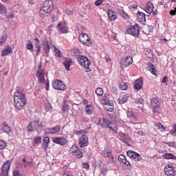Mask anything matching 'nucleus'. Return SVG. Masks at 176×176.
Here are the masks:
<instances>
[{
	"instance_id": "56",
	"label": "nucleus",
	"mask_w": 176,
	"mask_h": 176,
	"mask_svg": "<svg viewBox=\"0 0 176 176\" xmlns=\"http://www.w3.org/2000/svg\"><path fill=\"white\" fill-rule=\"evenodd\" d=\"M73 56H77V57L80 56V50L79 49L75 50L73 52Z\"/></svg>"
},
{
	"instance_id": "2",
	"label": "nucleus",
	"mask_w": 176,
	"mask_h": 176,
	"mask_svg": "<svg viewBox=\"0 0 176 176\" xmlns=\"http://www.w3.org/2000/svg\"><path fill=\"white\" fill-rule=\"evenodd\" d=\"M54 9V4L52 0H46L43 2L39 14L41 17H47Z\"/></svg>"
},
{
	"instance_id": "38",
	"label": "nucleus",
	"mask_w": 176,
	"mask_h": 176,
	"mask_svg": "<svg viewBox=\"0 0 176 176\" xmlns=\"http://www.w3.org/2000/svg\"><path fill=\"white\" fill-rule=\"evenodd\" d=\"M126 113L128 118H134L135 120H137V116L134 115V112H133V110L131 109L127 110Z\"/></svg>"
},
{
	"instance_id": "1",
	"label": "nucleus",
	"mask_w": 176,
	"mask_h": 176,
	"mask_svg": "<svg viewBox=\"0 0 176 176\" xmlns=\"http://www.w3.org/2000/svg\"><path fill=\"white\" fill-rule=\"evenodd\" d=\"M16 90L14 93V107L16 111H23L27 105V98L25 94L21 92V87H16Z\"/></svg>"
},
{
	"instance_id": "61",
	"label": "nucleus",
	"mask_w": 176,
	"mask_h": 176,
	"mask_svg": "<svg viewBox=\"0 0 176 176\" xmlns=\"http://www.w3.org/2000/svg\"><path fill=\"white\" fill-rule=\"evenodd\" d=\"M41 147L43 148V149H44V151H47V148H49V144L43 143Z\"/></svg>"
},
{
	"instance_id": "52",
	"label": "nucleus",
	"mask_w": 176,
	"mask_h": 176,
	"mask_svg": "<svg viewBox=\"0 0 176 176\" xmlns=\"http://www.w3.org/2000/svg\"><path fill=\"white\" fill-rule=\"evenodd\" d=\"M45 111L47 112H50V111H52L53 109V108L52 107V104L50 103H47L46 105H45Z\"/></svg>"
},
{
	"instance_id": "43",
	"label": "nucleus",
	"mask_w": 176,
	"mask_h": 176,
	"mask_svg": "<svg viewBox=\"0 0 176 176\" xmlns=\"http://www.w3.org/2000/svg\"><path fill=\"white\" fill-rule=\"evenodd\" d=\"M54 50V55L56 57H60L61 56V51H60L56 46H53Z\"/></svg>"
},
{
	"instance_id": "44",
	"label": "nucleus",
	"mask_w": 176,
	"mask_h": 176,
	"mask_svg": "<svg viewBox=\"0 0 176 176\" xmlns=\"http://www.w3.org/2000/svg\"><path fill=\"white\" fill-rule=\"evenodd\" d=\"M129 86L127 85V82H121L120 84V89L121 90H127Z\"/></svg>"
},
{
	"instance_id": "16",
	"label": "nucleus",
	"mask_w": 176,
	"mask_h": 176,
	"mask_svg": "<svg viewBox=\"0 0 176 176\" xmlns=\"http://www.w3.org/2000/svg\"><path fill=\"white\" fill-rule=\"evenodd\" d=\"M142 85H144V78L140 77L134 82L135 90H141V89H142Z\"/></svg>"
},
{
	"instance_id": "55",
	"label": "nucleus",
	"mask_w": 176,
	"mask_h": 176,
	"mask_svg": "<svg viewBox=\"0 0 176 176\" xmlns=\"http://www.w3.org/2000/svg\"><path fill=\"white\" fill-rule=\"evenodd\" d=\"M0 10L1 13H6L8 12V10H6V8L5 6L0 3Z\"/></svg>"
},
{
	"instance_id": "21",
	"label": "nucleus",
	"mask_w": 176,
	"mask_h": 176,
	"mask_svg": "<svg viewBox=\"0 0 176 176\" xmlns=\"http://www.w3.org/2000/svg\"><path fill=\"white\" fill-rule=\"evenodd\" d=\"M58 30L61 34H68V27L65 25V23H58Z\"/></svg>"
},
{
	"instance_id": "13",
	"label": "nucleus",
	"mask_w": 176,
	"mask_h": 176,
	"mask_svg": "<svg viewBox=\"0 0 176 176\" xmlns=\"http://www.w3.org/2000/svg\"><path fill=\"white\" fill-rule=\"evenodd\" d=\"M36 76L38 78V82L41 85L44 83L46 80L45 79V70L43 69H38L36 73Z\"/></svg>"
},
{
	"instance_id": "64",
	"label": "nucleus",
	"mask_w": 176,
	"mask_h": 176,
	"mask_svg": "<svg viewBox=\"0 0 176 176\" xmlns=\"http://www.w3.org/2000/svg\"><path fill=\"white\" fill-rule=\"evenodd\" d=\"M82 167L83 168H89V167H90V165H89V163L87 162H85L83 164H82Z\"/></svg>"
},
{
	"instance_id": "57",
	"label": "nucleus",
	"mask_w": 176,
	"mask_h": 176,
	"mask_svg": "<svg viewBox=\"0 0 176 176\" xmlns=\"http://www.w3.org/2000/svg\"><path fill=\"white\" fill-rule=\"evenodd\" d=\"M87 133L89 132L86 130H81V131H77L76 132V135H79V134H87Z\"/></svg>"
},
{
	"instance_id": "3",
	"label": "nucleus",
	"mask_w": 176,
	"mask_h": 176,
	"mask_svg": "<svg viewBox=\"0 0 176 176\" xmlns=\"http://www.w3.org/2000/svg\"><path fill=\"white\" fill-rule=\"evenodd\" d=\"M98 124L102 127L109 129L111 131L118 134V126L114 124H112L109 120H107L105 118H100L98 121Z\"/></svg>"
},
{
	"instance_id": "53",
	"label": "nucleus",
	"mask_w": 176,
	"mask_h": 176,
	"mask_svg": "<svg viewBox=\"0 0 176 176\" xmlns=\"http://www.w3.org/2000/svg\"><path fill=\"white\" fill-rule=\"evenodd\" d=\"M27 130L29 132H32L35 129L33 126L32 122H30V124L27 126Z\"/></svg>"
},
{
	"instance_id": "7",
	"label": "nucleus",
	"mask_w": 176,
	"mask_h": 176,
	"mask_svg": "<svg viewBox=\"0 0 176 176\" xmlns=\"http://www.w3.org/2000/svg\"><path fill=\"white\" fill-rule=\"evenodd\" d=\"M140 26L138 24L131 26L126 28V32L129 34V35H132L135 38H137L140 35Z\"/></svg>"
},
{
	"instance_id": "40",
	"label": "nucleus",
	"mask_w": 176,
	"mask_h": 176,
	"mask_svg": "<svg viewBox=\"0 0 176 176\" xmlns=\"http://www.w3.org/2000/svg\"><path fill=\"white\" fill-rule=\"evenodd\" d=\"M163 157L164 159H175V155H174L173 153H166L164 154Z\"/></svg>"
},
{
	"instance_id": "37",
	"label": "nucleus",
	"mask_w": 176,
	"mask_h": 176,
	"mask_svg": "<svg viewBox=\"0 0 176 176\" xmlns=\"http://www.w3.org/2000/svg\"><path fill=\"white\" fill-rule=\"evenodd\" d=\"M144 53L148 58H153V52L152 50L146 49Z\"/></svg>"
},
{
	"instance_id": "33",
	"label": "nucleus",
	"mask_w": 176,
	"mask_h": 176,
	"mask_svg": "<svg viewBox=\"0 0 176 176\" xmlns=\"http://www.w3.org/2000/svg\"><path fill=\"white\" fill-rule=\"evenodd\" d=\"M23 167L27 168V167H31L32 166L34 165V161L30 160V161H27V160H25V157H24L23 159Z\"/></svg>"
},
{
	"instance_id": "4",
	"label": "nucleus",
	"mask_w": 176,
	"mask_h": 176,
	"mask_svg": "<svg viewBox=\"0 0 176 176\" xmlns=\"http://www.w3.org/2000/svg\"><path fill=\"white\" fill-rule=\"evenodd\" d=\"M77 60L78 64L81 67H82L85 70V72H90L91 69H90V65H91V61L89 60L87 57L85 56L81 55L77 57Z\"/></svg>"
},
{
	"instance_id": "22",
	"label": "nucleus",
	"mask_w": 176,
	"mask_h": 176,
	"mask_svg": "<svg viewBox=\"0 0 176 176\" xmlns=\"http://www.w3.org/2000/svg\"><path fill=\"white\" fill-rule=\"evenodd\" d=\"M118 161L121 164H124V166H126L127 167H129V166H130V162H129L127 160V159L126 158V156H124V155H123V154H120L118 156Z\"/></svg>"
},
{
	"instance_id": "18",
	"label": "nucleus",
	"mask_w": 176,
	"mask_h": 176,
	"mask_svg": "<svg viewBox=\"0 0 176 176\" xmlns=\"http://www.w3.org/2000/svg\"><path fill=\"white\" fill-rule=\"evenodd\" d=\"M103 156L105 157V159H108L109 164H112L115 162V160H113V155L112 154L111 151H104Z\"/></svg>"
},
{
	"instance_id": "6",
	"label": "nucleus",
	"mask_w": 176,
	"mask_h": 176,
	"mask_svg": "<svg viewBox=\"0 0 176 176\" xmlns=\"http://www.w3.org/2000/svg\"><path fill=\"white\" fill-rule=\"evenodd\" d=\"M151 105L153 108V113H160L162 109H160V102L157 98H153L151 100Z\"/></svg>"
},
{
	"instance_id": "31",
	"label": "nucleus",
	"mask_w": 176,
	"mask_h": 176,
	"mask_svg": "<svg viewBox=\"0 0 176 176\" xmlns=\"http://www.w3.org/2000/svg\"><path fill=\"white\" fill-rule=\"evenodd\" d=\"M147 65L149 68V71L150 72L153 74V75H155L156 76V69L155 68V65H153L152 64V63H147Z\"/></svg>"
},
{
	"instance_id": "51",
	"label": "nucleus",
	"mask_w": 176,
	"mask_h": 176,
	"mask_svg": "<svg viewBox=\"0 0 176 176\" xmlns=\"http://www.w3.org/2000/svg\"><path fill=\"white\" fill-rule=\"evenodd\" d=\"M26 49H28V50H32V49H34V45H32L31 41H28V43L26 45Z\"/></svg>"
},
{
	"instance_id": "54",
	"label": "nucleus",
	"mask_w": 176,
	"mask_h": 176,
	"mask_svg": "<svg viewBox=\"0 0 176 176\" xmlns=\"http://www.w3.org/2000/svg\"><path fill=\"white\" fill-rule=\"evenodd\" d=\"M36 48V56H39L41 54V45H36L35 46Z\"/></svg>"
},
{
	"instance_id": "45",
	"label": "nucleus",
	"mask_w": 176,
	"mask_h": 176,
	"mask_svg": "<svg viewBox=\"0 0 176 176\" xmlns=\"http://www.w3.org/2000/svg\"><path fill=\"white\" fill-rule=\"evenodd\" d=\"M6 142L3 140H0V151H3L6 148Z\"/></svg>"
},
{
	"instance_id": "15",
	"label": "nucleus",
	"mask_w": 176,
	"mask_h": 176,
	"mask_svg": "<svg viewBox=\"0 0 176 176\" xmlns=\"http://www.w3.org/2000/svg\"><path fill=\"white\" fill-rule=\"evenodd\" d=\"M61 128L60 126L57 125L53 128H47L44 130L45 134H58Z\"/></svg>"
},
{
	"instance_id": "23",
	"label": "nucleus",
	"mask_w": 176,
	"mask_h": 176,
	"mask_svg": "<svg viewBox=\"0 0 176 176\" xmlns=\"http://www.w3.org/2000/svg\"><path fill=\"white\" fill-rule=\"evenodd\" d=\"M131 64H133V57L126 56L123 62V64L121 65V68H125L126 67L131 65Z\"/></svg>"
},
{
	"instance_id": "28",
	"label": "nucleus",
	"mask_w": 176,
	"mask_h": 176,
	"mask_svg": "<svg viewBox=\"0 0 176 176\" xmlns=\"http://www.w3.org/2000/svg\"><path fill=\"white\" fill-rule=\"evenodd\" d=\"M63 64L66 71H69V67H71V64H72V60L70 58H67L64 61Z\"/></svg>"
},
{
	"instance_id": "36",
	"label": "nucleus",
	"mask_w": 176,
	"mask_h": 176,
	"mask_svg": "<svg viewBox=\"0 0 176 176\" xmlns=\"http://www.w3.org/2000/svg\"><path fill=\"white\" fill-rule=\"evenodd\" d=\"M78 150L79 147L78 146V145L74 144L69 148V152L70 153L74 155L75 153H76V152H78Z\"/></svg>"
},
{
	"instance_id": "20",
	"label": "nucleus",
	"mask_w": 176,
	"mask_h": 176,
	"mask_svg": "<svg viewBox=\"0 0 176 176\" xmlns=\"http://www.w3.org/2000/svg\"><path fill=\"white\" fill-rule=\"evenodd\" d=\"M103 108L104 111H107V112H113V109H115L113 102L111 100L107 103H104V104H103Z\"/></svg>"
},
{
	"instance_id": "27",
	"label": "nucleus",
	"mask_w": 176,
	"mask_h": 176,
	"mask_svg": "<svg viewBox=\"0 0 176 176\" xmlns=\"http://www.w3.org/2000/svg\"><path fill=\"white\" fill-rule=\"evenodd\" d=\"M110 97L111 96H109V94H104L100 101L102 105H104V104L110 102V101H111V100H109Z\"/></svg>"
},
{
	"instance_id": "8",
	"label": "nucleus",
	"mask_w": 176,
	"mask_h": 176,
	"mask_svg": "<svg viewBox=\"0 0 176 176\" xmlns=\"http://www.w3.org/2000/svg\"><path fill=\"white\" fill-rule=\"evenodd\" d=\"M52 87L56 90H61L62 91L67 89V85H65L64 82L60 80H55L52 82Z\"/></svg>"
},
{
	"instance_id": "34",
	"label": "nucleus",
	"mask_w": 176,
	"mask_h": 176,
	"mask_svg": "<svg viewBox=\"0 0 176 176\" xmlns=\"http://www.w3.org/2000/svg\"><path fill=\"white\" fill-rule=\"evenodd\" d=\"M12 47H8V48L4 49L1 52V56L3 57H5V56H8V54H10V53H12Z\"/></svg>"
},
{
	"instance_id": "25",
	"label": "nucleus",
	"mask_w": 176,
	"mask_h": 176,
	"mask_svg": "<svg viewBox=\"0 0 176 176\" xmlns=\"http://www.w3.org/2000/svg\"><path fill=\"white\" fill-rule=\"evenodd\" d=\"M144 10L146 13H148V14H151V13L153 12V4L152 3V2L148 1L146 3Z\"/></svg>"
},
{
	"instance_id": "30",
	"label": "nucleus",
	"mask_w": 176,
	"mask_h": 176,
	"mask_svg": "<svg viewBox=\"0 0 176 176\" xmlns=\"http://www.w3.org/2000/svg\"><path fill=\"white\" fill-rule=\"evenodd\" d=\"M85 111L87 115H91V113H93V111H94V108L93 107V105L88 104L85 107Z\"/></svg>"
},
{
	"instance_id": "5",
	"label": "nucleus",
	"mask_w": 176,
	"mask_h": 176,
	"mask_svg": "<svg viewBox=\"0 0 176 176\" xmlns=\"http://www.w3.org/2000/svg\"><path fill=\"white\" fill-rule=\"evenodd\" d=\"M79 41L82 45H84V46H88L90 47L91 45H93V42L91 41V38H90V36L87 35V34L81 33L79 35Z\"/></svg>"
},
{
	"instance_id": "10",
	"label": "nucleus",
	"mask_w": 176,
	"mask_h": 176,
	"mask_svg": "<svg viewBox=\"0 0 176 176\" xmlns=\"http://www.w3.org/2000/svg\"><path fill=\"white\" fill-rule=\"evenodd\" d=\"M12 163L10 161L7 160L3 163L1 167V175L3 176H8L9 175V170H10V166Z\"/></svg>"
},
{
	"instance_id": "35",
	"label": "nucleus",
	"mask_w": 176,
	"mask_h": 176,
	"mask_svg": "<svg viewBox=\"0 0 176 176\" xmlns=\"http://www.w3.org/2000/svg\"><path fill=\"white\" fill-rule=\"evenodd\" d=\"M155 126L157 129V130H160L162 133H164V131H166V127H164V125L162 124V123H160V122H155Z\"/></svg>"
},
{
	"instance_id": "19",
	"label": "nucleus",
	"mask_w": 176,
	"mask_h": 176,
	"mask_svg": "<svg viewBox=\"0 0 176 176\" xmlns=\"http://www.w3.org/2000/svg\"><path fill=\"white\" fill-rule=\"evenodd\" d=\"M137 21L138 23H140V24H144V23L146 22V18L145 16V13L138 11V15H137Z\"/></svg>"
},
{
	"instance_id": "32",
	"label": "nucleus",
	"mask_w": 176,
	"mask_h": 176,
	"mask_svg": "<svg viewBox=\"0 0 176 176\" xmlns=\"http://www.w3.org/2000/svg\"><path fill=\"white\" fill-rule=\"evenodd\" d=\"M129 100V96L124 95V96H121L119 97L118 98V102L119 104H124V102H127V101Z\"/></svg>"
},
{
	"instance_id": "49",
	"label": "nucleus",
	"mask_w": 176,
	"mask_h": 176,
	"mask_svg": "<svg viewBox=\"0 0 176 176\" xmlns=\"http://www.w3.org/2000/svg\"><path fill=\"white\" fill-rule=\"evenodd\" d=\"M129 9L132 12H134V10H136V9H138V6L135 3H132L129 6Z\"/></svg>"
},
{
	"instance_id": "48",
	"label": "nucleus",
	"mask_w": 176,
	"mask_h": 176,
	"mask_svg": "<svg viewBox=\"0 0 176 176\" xmlns=\"http://www.w3.org/2000/svg\"><path fill=\"white\" fill-rule=\"evenodd\" d=\"M74 155H76V157L78 159H81V157H83V153H82V151H80V150L77 151Z\"/></svg>"
},
{
	"instance_id": "58",
	"label": "nucleus",
	"mask_w": 176,
	"mask_h": 176,
	"mask_svg": "<svg viewBox=\"0 0 176 176\" xmlns=\"http://www.w3.org/2000/svg\"><path fill=\"white\" fill-rule=\"evenodd\" d=\"M172 130L170 131V134H175L176 133V123H174L172 125Z\"/></svg>"
},
{
	"instance_id": "46",
	"label": "nucleus",
	"mask_w": 176,
	"mask_h": 176,
	"mask_svg": "<svg viewBox=\"0 0 176 176\" xmlns=\"http://www.w3.org/2000/svg\"><path fill=\"white\" fill-rule=\"evenodd\" d=\"M42 142V138L38 137L34 139V143L35 145H39Z\"/></svg>"
},
{
	"instance_id": "11",
	"label": "nucleus",
	"mask_w": 176,
	"mask_h": 176,
	"mask_svg": "<svg viewBox=\"0 0 176 176\" xmlns=\"http://www.w3.org/2000/svg\"><path fill=\"white\" fill-rule=\"evenodd\" d=\"M52 142L60 145L61 146H64V145H67V138L64 137H54L52 138Z\"/></svg>"
},
{
	"instance_id": "39",
	"label": "nucleus",
	"mask_w": 176,
	"mask_h": 176,
	"mask_svg": "<svg viewBox=\"0 0 176 176\" xmlns=\"http://www.w3.org/2000/svg\"><path fill=\"white\" fill-rule=\"evenodd\" d=\"M32 124H33L34 130L39 129V127H42V124H39V121H32Z\"/></svg>"
},
{
	"instance_id": "62",
	"label": "nucleus",
	"mask_w": 176,
	"mask_h": 176,
	"mask_svg": "<svg viewBox=\"0 0 176 176\" xmlns=\"http://www.w3.org/2000/svg\"><path fill=\"white\" fill-rule=\"evenodd\" d=\"M102 175H107V173H108V169L107 168H102L100 170Z\"/></svg>"
},
{
	"instance_id": "9",
	"label": "nucleus",
	"mask_w": 176,
	"mask_h": 176,
	"mask_svg": "<svg viewBox=\"0 0 176 176\" xmlns=\"http://www.w3.org/2000/svg\"><path fill=\"white\" fill-rule=\"evenodd\" d=\"M164 173L166 175L176 176L175 168L173 166V164H168L165 165Z\"/></svg>"
},
{
	"instance_id": "14",
	"label": "nucleus",
	"mask_w": 176,
	"mask_h": 176,
	"mask_svg": "<svg viewBox=\"0 0 176 176\" xmlns=\"http://www.w3.org/2000/svg\"><path fill=\"white\" fill-rule=\"evenodd\" d=\"M126 155L131 159H133V160H135V162H140V160H142L141 155L139 153H135L133 151H127Z\"/></svg>"
},
{
	"instance_id": "59",
	"label": "nucleus",
	"mask_w": 176,
	"mask_h": 176,
	"mask_svg": "<svg viewBox=\"0 0 176 176\" xmlns=\"http://www.w3.org/2000/svg\"><path fill=\"white\" fill-rule=\"evenodd\" d=\"M50 142V138H49V137L46 136L43 138V143L49 144Z\"/></svg>"
},
{
	"instance_id": "17",
	"label": "nucleus",
	"mask_w": 176,
	"mask_h": 176,
	"mask_svg": "<svg viewBox=\"0 0 176 176\" xmlns=\"http://www.w3.org/2000/svg\"><path fill=\"white\" fill-rule=\"evenodd\" d=\"M107 14L110 21H115L118 19V14L113 10H108Z\"/></svg>"
},
{
	"instance_id": "63",
	"label": "nucleus",
	"mask_w": 176,
	"mask_h": 176,
	"mask_svg": "<svg viewBox=\"0 0 176 176\" xmlns=\"http://www.w3.org/2000/svg\"><path fill=\"white\" fill-rule=\"evenodd\" d=\"M170 16H175L176 14V7H175L174 10H171L170 11Z\"/></svg>"
},
{
	"instance_id": "12",
	"label": "nucleus",
	"mask_w": 176,
	"mask_h": 176,
	"mask_svg": "<svg viewBox=\"0 0 176 176\" xmlns=\"http://www.w3.org/2000/svg\"><path fill=\"white\" fill-rule=\"evenodd\" d=\"M78 145L80 146V148H84L85 146H87V145H89V138L87 135H82L79 138Z\"/></svg>"
},
{
	"instance_id": "47",
	"label": "nucleus",
	"mask_w": 176,
	"mask_h": 176,
	"mask_svg": "<svg viewBox=\"0 0 176 176\" xmlns=\"http://www.w3.org/2000/svg\"><path fill=\"white\" fill-rule=\"evenodd\" d=\"M120 14L122 19H129V14H127V13H126L123 10L120 12Z\"/></svg>"
},
{
	"instance_id": "29",
	"label": "nucleus",
	"mask_w": 176,
	"mask_h": 176,
	"mask_svg": "<svg viewBox=\"0 0 176 176\" xmlns=\"http://www.w3.org/2000/svg\"><path fill=\"white\" fill-rule=\"evenodd\" d=\"M120 138L122 141L124 142V144H129V142H130V136H129L128 135L122 133L120 135Z\"/></svg>"
},
{
	"instance_id": "26",
	"label": "nucleus",
	"mask_w": 176,
	"mask_h": 176,
	"mask_svg": "<svg viewBox=\"0 0 176 176\" xmlns=\"http://www.w3.org/2000/svg\"><path fill=\"white\" fill-rule=\"evenodd\" d=\"M1 130L3 131V133H6V134H9L10 131H12V128L8 125L6 122H3Z\"/></svg>"
},
{
	"instance_id": "24",
	"label": "nucleus",
	"mask_w": 176,
	"mask_h": 176,
	"mask_svg": "<svg viewBox=\"0 0 176 176\" xmlns=\"http://www.w3.org/2000/svg\"><path fill=\"white\" fill-rule=\"evenodd\" d=\"M44 52L45 53H49L50 52V47L52 46V43L49 40H45L43 42Z\"/></svg>"
},
{
	"instance_id": "42",
	"label": "nucleus",
	"mask_w": 176,
	"mask_h": 176,
	"mask_svg": "<svg viewBox=\"0 0 176 176\" xmlns=\"http://www.w3.org/2000/svg\"><path fill=\"white\" fill-rule=\"evenodd\" d=\"M95 93L97 96H102L104 94V89L101 87H98L96 89Z\"/></svg>"
},
{
	"instance_id": "50",
	"label": "nucleus",
	"mask_w": 176,
	"mask_h": 176,
	"mask_svg": "<svg viewBox=\"0 0 176 176\" xmlns=\"http://www.w3.org/2000/svg\"><path fill=\"white\" fill-rule=\"evenodd\" d=\"M143 32L146 35H149L151 34V30H149V26H146L143 28Z\"/></svg>"
},
{
	"instance_id": "41",
	"label": "nucleus",
	"mask_w": 176,
	"mask_h": 176,
	"mask_svg": "<svg viewBox=\"0 0 176 176\" xmlns=\"http://www.w3.org/2000/svg\"><path fill=\"white\" fill-rule=\"evenodd\" d=\"M7 40H8V34L3 35L1 38L0 39V46H2L3 43L6 42Z\"/></svg>"
},
{
	"instance_id": "60",
	"label": "nucleus",
	"mask_w": 176,
	"mask_h": 176,
	"mask_svg": "<svg viewBox=\"0 0 176 176\" xmlns=\"http://www.w3.org/2000/svg\"><path fill=\"white\" fill-rule=\"evenodd\" d=\"M105 2L104 0H97L95 1V5L96 6H100V5H102V3Z\"/></svg>"
}]
</instances>
